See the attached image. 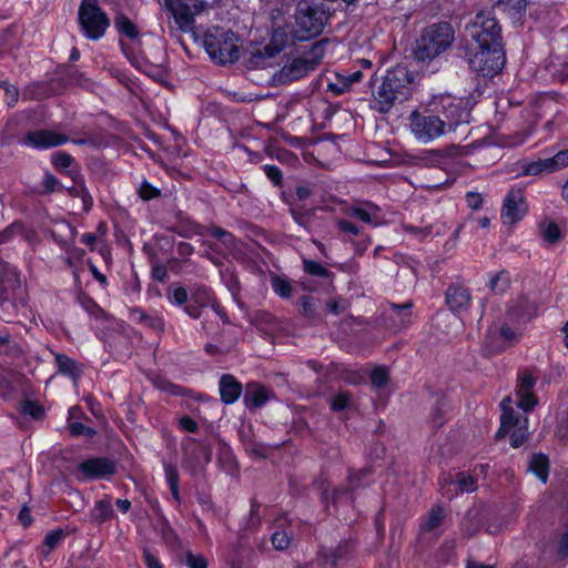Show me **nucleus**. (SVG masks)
Here are the masks:
<instances>
[{"mask_svg": "<svg viewBox=\"0 0 568 568\" xmlns=\"http://www.w3.org/2000/svg\"><path fill=\"white\" fill-rule=\"evenodd\" d=\"M465 30V59L470 70L490 79L499 74L506 64V43L495 11L479 10Z\"/></svg>", "mask_w": 568, "mask_h": 568, "instance_id": "1", "label": "nucleus"}, {"mask_svg": "<svg viewBox=\"0 0 568 568\" xmlns=\"http://www.w3.org/2000/svg\"><path fill=\"white\" fill-rule=\"evenodd\" d=\"M414 77L404 65L387 70L382 83L373 90L374 109L387 113L396 102L407 101L413 92Z\"/></svg>", "mask_w": 568, "mask_h": 568, "instance_id": "2", "label": "nucleus"}, {"mask_svg": "<svg viewBox=\"0 0 568 568\" xmlns=\"http://www.w3.org/2000/svg\"><path fill=\"white\" fill-rule=\"evenodd\" d=\"M454 41V29L447 21L427 26L416 40L413 54L418 62H429L444 53Z\"/></svg>", "mask_w": 568, "mask_h": 568, "instance_id": "3", "label": "nucleus"}, {"mask_svg": "<svg viewBox=\"0 0 568 568\" xmlns=\"http://www.w3.org/2000/svg\"><path fill=\"white\" fill-rule=\"evenodd\" d=\"M328 21V14L322 4L310 0H300L296 4L293 38L298 41H310L317 38Z\"/></svg>", "mask_w": 568, "mask_h": 568, "instance_id": "4", "label": "nucleus"}, {"mask_svg": "<svg viewBox=\"0 0 568 568\" xmlns=\"http://www.w3.org/2000/svg\"><path fill=\"white\" fill-rule=\"evenodd\" d=\"M428 112L435 113L445 124L447 133L456 132L459 126L470 121V106L468 100L450 94L434 95L427 102Z\"/></svg>", "mask_w": 568, "mask_h": 568, "instance_id": "5", "label": "nucleus"}, {"mask_svg": "<svg viewBox=\"0 0 568 568\" xmlns=\"http://www.w3.org/2000/svg\"><path fill=\"white\" fill-rule=\"evenodd\" d=\"M203 45L210 58L217 64L234 63L240 58L239 37L220 26L207 28Z\"/></svg>", "mask_w": 568, "mask_h": 568, "instance_id": "6", "label": "nucleus"}, {"mask_svg": "<svg viewBox=\"0 0 568 568\" xmlns=\"http://www.w3.org/2000/svg\"><path fill=\"white\" fill-rule=\"evenodd\" d=\"M328 43L327 38L313 42L301 55L293 58L283 65L278 72V81L286 84L307 77L322 62Z\"/></svg>", "mask_w": 568, "mask_h": 568, "instance_id": "7", "label": "nucleus"}, {"mask_svg": "<svg viewBox=\"0 0 568 568\" xmlns=\"http://www.w3.org/2000/svg\"><path fill=\"white\" fill-rule=\"evenodd\" d=\"M78 23L81 33L88 40L99 41L105 36L111 21L106 12L99 6L98 0H81Z\"/></svg>", "mask_w": 568, "mask_h": 568, "instance_id": "8", "label": "nucleus"}, {"mask_svg": "<svg viewBox=\"0 0 568 568\" xmlns=\"http://www.w3.org/2000/svg\"><path fill=\"white\" fill-rule=\"evenodd\" d=\"M412 132L418 141L432 142L447 133L445 124L437 114L428 112L427 104L423 111L414 110L409 115Z\"/></svg>", "mask_w": 568, "mask_h": 568, "instance_id": "9", "label": "nucleus"}, {"mask_svg": "<svg viewBox=\"0 0 568 568\" xmlns=\"http://www.w3.org/2000/svg\"><path fill=\"white\" fill-rule=\"evenodd\" d=\"M538 377L530 367L519 368L516 374L515 395L518 399L517 407L524 413H530L538 405L539 399L535 394Z\"/></svg>", "mask_w": 568, "mask_h": 568, "instance_id": "10", "label": "nucleus"}, {"mask_svg": "<svg viewBox=\"0 0 568 568\" xmlns=\"http://www.w3.org/2000/svg\"><path fill=\"white\" fill-rule=\"evenodd\" d=\"M182 464L195 473L210 464L212 458L211 445L206 439L186 437L182 440Z\"/></svg>", "mask_w": 568, "mask_h": 568, "instance_id": "11", "label": "nucleus"}, {"mask_svg": "<svg viewBox=\"0 0 568 568\" xmlns=\"http://www.w3.org/2000/svg\"><path fill=\"white\" fill-rule=\"evenodd\" d=\"M357 541L348 538L341 540L336 547L321 546L317 551L322 567L339 568L346 566L354 557Z\"/></svg>", "mask_w": 568, "mask_h": 568, "instance_id": "12", "label": "nucleus"}, {"mask_svg": "<svg viewBox=\"0 0 568 568\" xmlns=\"http://www.w3.org/2000/svg\"><path fill=\"white\" fill-rule=\"evenodd\" d=\"M116 463L105 456L89 457L82 460L77 468V478L80 481L97 480L115 475Z\"/></svg>", "mask_w": 568, "mask_h": 568, "instance_id": "13", "label": "nucleus"}, {"mask_svg": "<svg viewBox=\"0 0 568 568\" xmlns=\"http://www.w3.org/2000/svg\"><path fill=\"white\" fill-rule=\"evenodd\" d=\"M205 0H171L168 7L172 11L173 18L183 31L190 30L195 23V14L202 12L205 8Z\"/></svg>", "mask_w": 568, "mask_h": 568, "instance_id": "14", "label": "nucleus"}, {"mask_svg": "<svg viewBox=\"0 0 568 568\" xmlns=\"http://www.w3.org/2000/svg\"><path fill=\"white\" fill-rule=\"evenodd\" d=\"M473 303L471 290L464 282L449 283L445 290V305L456 316L466 313Z\"/></svg>", "mask_w": 568, "mask_h": 568, "instance_id": "15", "label": "nucleus"}, {"mask_svg": "<svg viewBox=\"0 0 568 568\" xmlns=\"http://www.w3.org/2000/svg\"><path fill=\"white\" fill-rule=\"evenodd\" d=\"M528 211V204L520 189H511L506 194L501 206V219L505 223L516 224L521 221Z\"/></svg>", "mask_w": 568, "mask_h": 568, "instance_id": "16", "label": "nucleus"}, {"mask_svg": "<svg viewBox=\"0 0 568 568\" xmlns=\"http://www.w3.org/2000/svg\"><path fill=\"white\" fill-rule=\"evenodd\" d=\"M67 142H69L68 135L48 129L29 131L23 139L24 145L36 150H48Z\"/></svg>", "mask_w": 568, "mask_h": 568, "instance_id": "17", "label": "nucleus"}, {"mask_svg": "<svg viewBox=\"0 0 568 568\" xmlns=\"http://www.w3.org/2000/svg\"><path fill=\"white\" fill-rule=\"evenodd\" d=\"M373 474L374 469L372 466H365L358 470L349 469L347 476V484L345 486L336 487L333 490V504H336L344 495L348 496L351 501L354 503L355 491L359 489L362 486L366 485V477L372 476Z\"/></svg>", "mask_w": 568, "mask_h": 568, "instance_id": "18", "label": "nucleus"}, {"mask_svg": "<svg viewBox=\"0 0 568 568\" xmlns=\"http://www.w3.org/2000/svg\"><path fill=\"white\" fill-rule=\"evenodd\" d=\"M430 396L435 398L429 412V423L434 430L442 428L449 419L452 412V404L447 394L442 390H433Z\"/></svg>", "mask_w": 568, "mask_h": 568, "instance_id": "19", "label": "nucleus"}, {"mask_svg": "<svg viewBox=\"0 0 568 568\" xmlns=\"http://www.w3.org/2000/svg\"><path fill=\"white\" fill-rule=\"evenodd\" d=\"M345 214L373 227H377L383 224L381 207L371 201L364 202L363 205L348 206L345 210Z\"/></svg>", "mask_w": 568, "mask_h": 568, "instance_id": "20", "label": "nucleus"}, {"mask_svg": "<svg viewBox=\"0 0 568 568\" xmlns=\"http://www.w3.org/2000/svg\"><path fill=\"white\" fill-rule=\"evenodd\" d=\"M216 298L213 291L207 286H199L190 296V302L185 305V313L194 320L202 315V308L211 306Z\"/></svg>", "mask_w": 568, "mask_h": 568, "instance_id": "21", "label": "nucleus"}, {"mask_svg": "<svg viewBox=\"0 0 568 568\" xmlns=\"http://www.w3.org/2000/svg\"><path fill=\"white\" fill-rule=\"evenodd\" d=\"M414 303L408 301L404 304L390 303V313L387 316V322L390 328L402 331L412 324V308Z\"/></svg>", "mask_w": 568, "mask_h": 568, "instance_id": "22", "label": "nucleus"}, {"mask_svg": "<svg viewBox=\"0 0 568 568\" xmlns=\"http://www.w3.org/2000/svg\"><path fill=\"white\" fill-rule=\"evenodd\" d=\"M506 14L513 24L521 26L526 18L527 0H497L493 7Z\"/></svg>", "mask_w": 568, "mask_h": 568, "instance_id": "23", "label": "nucleus"}, {"mask_svg": "<svg viewBox=\"0 0 568 568\" xmlns=\"http://www.w3.org/2000/svg\"><path fill=\"white\" fill-rule=\"evenodd\" d=\"M243 392L242 383L232 374H223L219 381V393L221 402L225 405H232L239 400Z\"/></svg>", "mask_w": 568, "mask_h": 568, "instance_id": "24", "label": "nucleus"}, {"mask_svg": "<svg viewBox=\"0 0 568 568\" xmlns=\"http://www.w3.org/2000/svg\"><path fill=\"white\" fill-rule=\"evenodd\" d=\"M272 395L273 393L265 386L258 383H251L247 385L243 402L248 410H254L266 405Z\"/></svg>", "mask_w": 568, "mask_h": 568, "instance_id": "25", "label": "nucleus"}, {"mask_svg": "<svg viewBox=\"0 0 568 568\" xmlns=\"http://www.w3.org/2000/svg\"><path fill=\"white\" fill-rule=\"evenodd\" d=\"M128 317L131 322L143 325L154 332H162L164 329V320L162 316L150 314L140 306L129 308Z\"/></svg>", "mask_w": 568, "mask_h": 568, "instance_id": "26", "label": "nucleus"}, {"mask_svg": "<svg viewBox=\"0 0 568 568\" xmlns=\"http://www.w3.org/2000/svg\"><path fill=\"white\" fill-rule=\"evenodd\" d=\"M54 365L60 375L74 382H77L83 373V365L63 353L54 354Z\"/></svg>", "mask_w": 568, "mask_h": 568, "instance_id": "27", "label": "nucleus"}, {"mask_svg": "<svg viewBox=\"0 0 568 568\" xmlns=\"http://www.w3.org/2000/svg\"><path fill=\"white\" fill-rule=\"evenodd\" d=\"M162 466H163L165 483L170 489L171 497H172L175 506L180 507L182 504V497H181V491H180L179 469L174 464H172L171 462H166V460L163 462Z\"/></svg>", "mask_w": 568, "mask_h": 568, "instance_id": "28", "label": "nucleus"}, {"mask_svg": "<svg viewBox=\"0 0 568 568\" xmlns=\"http://www.w3.org/2000/svg\"><path fill=\"white\" fill-rule=\"evenodd\" d=\"M314 194V185L308 182L297 184L295 187L285 189L281 192V200L284 204L292 206L298 201H306Z\"/></svg>", "mask_w": 568, "mask_h": 568, "instance_id": "29", "label": "nucleus"}, {"mask_svg": "<svg viewBox=\"0 0 568 568\" xmlns=\"http://www.w3.org/2000/svg\"><path fill=\"white\" fill-rule=\"evenodd\" d=\"M447 485H455L457 487V490L455 494L449 495L448 490L444 491L443 495L447 496L449 499H453L457 495L462 494H469L474 493L478 489L477 479L474 475L467 473V471H459L456 475V479H448L446 480Z\"/></svg>", "mask_w": 568, "mask_h": 568, "instance_id": "30", "label": "nucleus"}, {"mask_svg": "<svg viewBox=\"0 0 568 568\" xmlns=\"http://www.w3.org/2000/svg\"><path fill=\"white\" fill-rule=\"evenodd\" d=\"M446 513L442 504L432 506L426 516H422L419 520V531L428 534L437 529L444 521Z\"/></svg>", "mask_w": 568, "mask_h": 568, "instance_id": "31", "label": "nucleus"}, {"mask_svg": "<svg viewBox=\"0 0 568 568\" xmlns=\"http://www.w3.org/2000/svg\"><path fill=\"white\" fill-rule=\"evenodd\" d=\"M302 270L306 275L321 278L323 283L333 286V283L335 281V274L328 268H326L324 265H322L320 262L303 257Z\"/></svg>", "mask_w": 568, "mask_h": 568, "instance_id": "32", "label": "nucleus"}, {"mask_svg": "<svg viewBox=\"0 0 568 568\" xmlns=\"http://www.w3.org/2000/svg\"><path fill=\"white\" fill-rule=\"evenodd\" d=\"M528 471L534 474L542 484H547L550 473L549 457L541 452L534 453L528 462Z\"/></svg>", "mask_w": 568, "mask_h": 568, "instance_id": "33", "label": "nucleus"}, {"mask_svg": "<svg viewBox=\"0 0 568 568\" xmlns=\"http://www.w3.org/2000/svg\"><path fill=\"white\" fill-rule=\"evenodd\" d=\"M523 418L514 408H504L500 414V425L495 434V439L505 438L513 428L523 424Z\"/></svg>", "mask_w": 568, "mask_h": 568, "instance_id": "34", "label": "nucleus"}, {"mask_svg": "<svg viewBox=\"0 0 568 568\" xmlns=\"http://www.w3.org/2000/svg\"><path fill=\"white\" fill-rule=\"evenodd\" d=\"M70 175L75 183V186L69 190L72 196L80 197L82 201V209L84 212H90L93 206V199L85 186L83 176L78 171H70Z\"/></svg>", "mask_w": 568, "mask_h": 568, "instance_id": "35", "label": "nucleus"}, {"mask_svg": "<svg viewBox=\"0 0 568 568\" xmlns=\"http://www.w3.org/2000/svg\"><path fill=\"white\" fill-rule=\"evenodd\" d=\"M114 28L120 37L128 38L131 41L141 40L139 27L124 13H118L115 16Z\"/></svg>", "mask_w": 568, "mask_h": 568, "instance_id": "36", "label": "nucleus"}, {"mask_svg": "<svg viewBox=\"0 0 568 568\" xmlns=\"http://www.w3.org/2000/svg\"><path fill=\"white\" fill-rule=\"evenodd\" d=\"M300 42L293 38V24L276 28L272 34L270 47H274L275 52H280L287 47L295 45Z\"/></svg>", "mask_w": 568, "mask_h": 568, "instance_id": "37", "label": "nucleus"}, {"mask_svg": "<svg viewBox=\"0 0 568 568\" xmlns=\"http://www.w3.org/2000/svg\"><path fill=\"white\" fill-rule=\"evenodd\" d=\"M75 413H82L81 407L73 406L69 409V416H68V430L69 434L77 438L80 436L87 437V438H93L97 436L98 432L90 426L84 425L81 422H72L71 419L74 417Z\"/></svg>", "mask_w": 568, "mask_h": 568, "instance_id": "38", "label": "nucleus"}, {"mask_svg": "<svg viewBox=\"0 0 568 568\" xmlns=\"http://www.w3.org/2000/svg\"><path fill=\"white\" fill-rule=\"evenodd\" d=\"M489 280L487 282V287L494 295H504L506 294L511 285L510 273L507 270H501L496 273L488 274Z\"/></svg>", "mask_w": 568, "mask_h": 568, "instance_id": "39", "label": "nucleus"}, {"mask_svg": "<svg viewBox=\"0 0 568 568\" xmlns=\"http://www.w3.org/2000/svg\"><path fill=\"white\" fill-rule=\"evenodd\" d=\"M64 538V531L61 528L49 531L38 548V555L41 559H47L49 555L59 546Z\"/></svg>", "mask_w": 568, "mask_h": 568, "instance_id": "40", "label": "nucleus"}, {"mask_svg": "<svg viewBox=\"0 0 568 568\" xmlns=\"http://www.w3.org/2000/svg\"><path fill=\"white\" fill-rule=\"evenodd\" d=\"M206 234L216 239L230 251L237 248L241 244V241L237 240L233 233L217 225H210L206 230Z\"/></svg>", "mask_w": 568, "mask_h": 568, "instance_id": "41", "label": "nucleus"}, {"mask_svg": "<svg viewBox=\"0 0 568 568\" xmlns=\"http://www.w3.org/2000/svg\"><path fill=\"white\" fill-rule=\"evenodd\" d=\"M114 517V510L111 503V497L104 495L102 499L94 503L92 510V518L99 523H105Z\"/></svg>", "mask_w": 568, "mask_h": 568, "instance_id": "42", "label": "nucleus"}, {"mask_svg": "<svg viewBox=\"0 0 568 568\" xmlns=\"http://www.w3.org/2000/svg\"><path fill=\"white\" fill-rule=\"evenodd\" d=\"M22 355L20 345L12 341L11 334L8 329L0 332V356H8L12 358H19Z\"/></svg>", "mask_w": 568, "mask_h": 568, "instance_id": "43", "label": "nucleus"}, {"mask_svg": "<svg viewBox=\"0 0 568 568\" xmlns=\"http://www.w3.org/2000/svg\"><path fill=\"white\" fill-rule=\"evenodd\" d=\"M271 287L273 292L283 300L291 298L293 294V286L291 280L285 275L273 274L271 275Z\"/></svg>", "mask_w": 568, "mask_h": 568, "instance_id": "44", "label": "nucleus"}, {"mask_svg": "<svg viewBox=\"0 0 568 568\" xmlns=\"http://www.w3.org/2000/svg\"><path fill=\"white\" fill-rule=\"evenodd\" d=\"M217 462L221 467L229 474H233L239 469L236 457L232 448L226 444L220 446L217 453Z\"/></svg>", "mask_w": 568, "mask_h": 568, "instance_id": "45", "label": "nucleus"}, {"mask_svg": "<svg viewBox=\"0 0 568 568\" xmlns=\"http://www.w3.org/2000/svg\"><path fill=\"white\" fill-rule=\"evenodd\" d=\"M166 298L168 301L175 306L183 307L185 311V305L190 302V296L186 288L180 284H173L166 290Z\"/></svg>", "mask_w": 568, "mask_h": 568, "instance_id": "46", "label": "nucleus"}, {"mask_svg": "<svg viewBox=\"0 0 568 568\" xmlns=\"http://www.w3.org/2000/svg\"><path fill=\"white\" fill-rule=\"evenodd\" d=\"M64 264L68 268L73 270V276L75 282L80 281L78 271L75 270L77 263L81 262L85 256V250L78 247L74 244L65 251Z\"/></svg>", "mask_w": 568, "mask_h": 568, "instance_id": "47", "label": "nucleus"}, {"mask_svg": "<svg viewBox=\"0 0 568 568\" xmlns=\"http://www.w3.org/2000/svg\"><path fill=\"white\" fill-rule=\"evenodd\" d=\"M509 435V444L513 448H520L529 437L528 433V418H523V424L518 427H515L510 430Z\"/></svg>", "mask_w": 568, "mask_h": 568, "instance_id": "48", "label": "nucleus"}, {"mask_svg": "<svg viewBox=\"0 0 568 568\" xmlns=\"http://www.w3.org/2000/svg\"><path fill=\"white\" fill-rule=\"evenodd\" d=\"M78 302L81 307L95 320H100L104 316L103 308L97 303V301L87 293H81L78 296Z\"/></svg>", "mask_w": 568, "mask_h": 568, "instance_id": "49", "label": "nucleus"}, {"mask_svg": "<svg viewBox=\"0 0 568 568\" xmlns=\"http://www.w3.org/2000/svg\"><path fill=\"white\" fill-rule=\"evenodd\" d=\"M371 385L373 388L382 389L389 383V371L385 365L375 366L369 373Z\"/></svg>", "mask_w": 568, "mask_h": 568, "instance_id": "50", "label": "nucleus"}, {"mask_svg": "<svg viewBox=\"0 0 568 568\" xmlns=\"http://www.w3.org/2000/svg\"><path fill=\"white\" fill-rule=\"evenodd\" d=\"M521 173L528 176H537L541 173H551L547 159L526 162L521 165Z\"/></svg>", "mask_w": 568, "mask_h": 568, "instance_id": "51", "label": "nucleus"}, {"mask_svg": "<svg viewBox=\"0 0 568 568\" xmlns=\"http://www.w3.org/2000/svg\"><path fill=\"white\" fill-rule=\"evenodd\" d=\"M136 194L143 202H149L161 197L162 191L144 179L136 187Z\"/></svg>", "mask_w": 568, "mask_h": 568, "instance_id": "52", "label": "nucleus"}, {"mask_svg": "<svg viewBox=\"0 0 568 568\" xmlns=\"http://www.w3.org/2000/svg\"><path fill=\"white\" fill-rule=\"evenodd\" d=\"M166 390L173 396L191 397L197 402H205L209 398V396L204 393L194 394V392L191 388H186L184 386L176 385L173 383H170L168 385Z\"/></svg>", "mask_w": 568, "mask_h": 568, "instance_id": "53", "label": "nucleus"}, {"mask_svg": "<svg viewBox=\"0 0 568 568\" xmlns=\"http://www.w3.org/2000/svg\"><path fill=\"white\" fill-rule=\"evenodd\" d=\"M288 212H290L293 221L297 225H300L304 229H307L310 226L312 215H313L311 210H305L303 206L292 205V206H290Z\"/></svg>", "mask_w": 568, "mask_h": 568, "instance_id": "54", "label": "nucleus"}, {"mask_svg": "<svg viewBox=\"0 0 568 568\" xmlns=\"http://www.w3.org/2000/svg\"><path fill=\"white\" fill-rule=\"evenodd\" d=\"M21 413L26 416H30L34 420H41L45 416L43 406L31 399H27L22 403Z\"/></svg>", "mask_w": 568, "mask_h": 568, "instance_id": "55", "label": "nucleus"}, {"mask_svg": "<svg viewBox=\"0 0 568 568\" xmlns=\"http://www.w3.org/2000/svg\"><path fill=\"white\" fill-rule=\"evenodd\" d=\"M0 89L4 91L3 102L4 104L11 109L19 101V89L17 85L9 83L6 80H0Z\"/></svg>", "mask_w": 568, "mask_h": 568, "instance_id": "56", "label": "nucleus"}, {"mask_svg": "<svg viewBox=\"0 0 568 568\" xmlns=\"http://www.w3.org/2000/svg\"><path fill=\"white\" fill-rule=\"evenodd\" d=\"M262 505L256 500V498H252L250 514L246 523V529L255 531L262 525V517L260 515Z\"/></svg>", "mask_w": 568, "mask_h": 568, "instance_id": "57", "label": "nucleus"}, {"mask_svg": "<svg viewBox=\"0 0 568 568\" xmlns=\"http://www.w3.org/2000/svg\"><path fill=\"white\" fill-rule=\"evenodd\" d=\"M24 231V224L17 220L0 231V245L7 244L13 240L17 234Z\"/></svg>", "mask_w": 568, "mask_h": 568, "instance_id": "58", "label": "nucleus"}, {"mask_svg": "<svg viewBox=\"0 0 568 568\" xmlns=\"http://www.w3.org/2000/svg\"><path fill=\"white\" fill-rule=\"evenodd\" d=\"M73 162L74 158L65 151H58L53 153L51 158L53 168L59 172H63L64 170L69 169Z\"/></svg>", "mask_w": 568, "mask_h": 568, "instance_id": "59", "label": "nucleus"}, {"mask_svg": "<svg viewBox=\"0 0 568 568\" xmlns=\"http://www.w3.org/2000/svg\"><path fill=\"white\" fill-rule=\"evenodd\" d=\"M351 405L349 392H338L335 394L329 402V408L332 412L339 413L347 409Z\"/></svg>", "mask_w": 568, "mask_h": 568, "instance_id": "60", "label": "nucleus"}, {"mask_svg": "<svg viewBox=\"0 0 568 568\" xmlns=\"http://www.w3.org/2000/svg\"><path fill=\"white\" fill-rule=\"evenodd\" d=\"M261 169L274 186H283L284 179L280 166L275 164H264Z\"/></svg>", "mask_w": 568, "mask_h": 568, "instance_id": "61", "label": "nucleus"}, {"mask_svg": "<svg viewBox=\"0 0 568 568\" xmlns=\"http://www.w3.org/2000/svg\"><path fill=\"white\" fill-rule=\"evenodd\" d=\"M550 172H557L568 166V149L557 152L554 156L547 158Z\"/></svg>", "mask_w": 568, "mask_h": 568, "instance_id": "62", "label": "nucleus"}, {"mask_svg": "<svg viewBox=\"0 0 568 568\" xmlns=\"http://www.w3.org/2000/svg\"><path fill=\"white\" fill-rule=\"evenodd\" d=\"M292 536L284 530H276L271 536V542L276 550H285L290 547Z\"/></svg>", "mask_w": 568, "mask_h": 568, "instance_id": "63", "label": "nucleus"}, {"mask_svg": "<svg viewBox=\"0 0 568 568\" xmlns=\"http://www.w3.org/2000/svg\"><path fill=\"white\" fill-rule=\"evenodd\" d=\"M521 335L520 332H517L508 324H503L499 328V336L510 346L516 345L520 341Z\"/></svg>", "mask_w": 568, "mask_h": 568, "instance_id": "64", "label": "nucleus"}]
</instances>
